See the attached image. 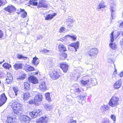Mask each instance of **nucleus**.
<instances>
[{"mask_svg": "<svg viewBox=\"0 0 123 123\" xmlns=\"http://www.w3.org/2000/svg\"><path fill=\"white\" fill-rule=\"evenodd\" d=\"M76 120H74L73 119H71L68 120V123H76Z\"/></svg>", "mask_w": 123, "mask_h": 123, "instance_id": "49530a36", "label": "nucleus"}, {"mask_svg": "<svg viewBox=\"0 0 123 123\" xmlns=\"http://www.w3.org/2000/svg\"><path fill=\"white\" fill-rule=\"evenodd\" d=\"M119 99L118 98L116 97L113 96L109 101V104L112 107L116 106L118 104V101Z\"/></svg>", "mask_w": 123, "mask_h": 123, "instance_id": "39448f33", "label": "nucleus"}, {"mask_svg": "<svg viewBox=\"0 0 123 123\" xmlns=\"http://www.w3.org/2000/svg\"><path fill=\"white\" fill-rule=\"evenodd\" d=\"M21 104L16 101H14L12 104L11 107L13 112L16 114L20 115L22 114L23 109Z\"/></svg>", "mask_w": 123, "mask_h": 123, "instance_id": "f257e3e1", "label": "nucleus"}, {"mask_svg": "<svg viewBox=\"0 0 123 123\" xmlns=\"http://www.w3.org/2000/svg\"><path fill=\"white\" fill-rule=\"evenodd\" d=\"M38 6L41 7L46 8L48 7V5L42 0H40L39 1Z\"/></svg>", "mask_w": 123, "mask_h": 123, "instance_id": "6ab92c4d", "label": "nucleus"}, {"mask_svg": "<svg viewBox=\"0 0 123 123\" xmlns=\"http://www.w3.org/2000/svg\"><path fill=\"white\" fill-rule=\"evenodd\" d=\"M7 76L6 79H13L12 76L9 73H7Z\"/></svg>", "mask_w": 123, "mask_h": 123, "instance_id": "ea45409f", "label": "nucleus"}, {"mask_svg": "<svg viewBox=\"0 0 123 123\" xmlns=\"http://www.w3.org/2000/svg\"><path fill=\"white\" fill-rule=\"evenodd\" d=\"M122 81L121 79L117 81L114 84V88L117 89L120 88L122 86Z\"/></svg>", "mask_w": 123, "mask_h": 123, "instance_id": "4468645a", "label": "nucleus"}, {"mask_svg": "<svg viewBox=\"0 0 123 123\" xmlns=\"http://www.w3.org/2000/svg\"><path fill=\"white\" fill-rule=\"evenodd\" d=\"M67 54L63 52L62 54L60 55V59L62 60H64L65 58L67 57Z\"/></svg>", "mask_w": 123, "mask_h": 123, "instance_id": "c756f323", "label": "nucleus"}, {"mask_svg": "<svg viewBox=\"0 0 123 123\" xmlns=\"http://www.w3.org/2000/svg\"><path fill=\"white\" fill-rule=\"evenodd\" d=\"M25 70L26 71H31L34 70V68L28 65H25Z\"/></svg>", "mask_w": 123, "mask_h": 123, "instance_id": "412c9836", "label": "nucleus"}, {"mask_svg": "<svg viewBox=\"0 0 123 123\" xmlns=\"http://www.w3.org/2000/svg\"><path fill=\"white\" fill-rule=\"evenodd\" d=\"M3 62H0V64H1Z\"/></svg>", "mask_w": 123, "mask_h": 123, "instance_id": "052dcab7", "label": "nucleus"}, {"mask_svg": "<svg viewBox=\"0 0 123 123\" xmlns=\"http://www.w3.org/2000/svg\"><path fill=\"white\" fill-rule=\"evenodd\" d=\"M24 86L25 89L28 90L29 89L30 86L29 83L27 82H25L24 83Z\"/></svg>", "mask_w": 123, "mask_h": 123, "instance_id": "2f4dec72", "label": "nucleus"}, {"mask_svg": "<svg viewBox=\"0 0 123 123\" xmlns=\"http://www.w3.org/2000/svg\"><path fill=\"white\" fill-rule=\"evenodd\" d=\"M45 96L46 97V99L49 101H51V99L50 97V94L48 92L45 94Z\"/></svg>", "mask_w": 123, "mask_h": 123, "instance_id": "72a5a7b5", "label": "nucleus"}, {"mask_svg": "<svg viewBox=\"0 0 123 123\" xmlns=\"http://www.w3.org/2000/svg\"><path fill=\"white\" fill-rule=\"evenodd\" d=\"M119 76L120 77H121L123 76V71L121 72V73L119 74Z\"/></svg>", "mask_w": 123, "mask_h": 123, "instance_id": "864d4df0", "label": "nucleus"}, {"mask_svg": "<svg viewBox=\"0 0 123 123\" xmlns=\"http://www.w3.org/2000/svg\"><path fill=\"white\" fill-rule=\"evenodd\" d=\"M120 44L121 45H123V38L120 41Z\"/></svg>", "mask_w": 123, "mask_h": 123, "instance_id": "5fc2aeb1", "label": "nucleus"}, {"mask_svg": "<svg viewBox=\"0 0 123 123\" xmlns=\"http://www.w3.org/2000/svg\"><path fill=\"white\" fill-rule=\"evenodd\" d=\"M41 110L39 109H36L32 112L29 113L30 116L32 118H35L39 116L40 114Z\"/></svg>", "mask_w": 123, "mask_h": 123, "instance_id": "0eeeda50", "label": "nucleus"}, {"mask_svg": "<svg viewBox=\"0 0 123 123\" xmlns=\"http://www.w3.org/2000/svg\"><path fill=\"white\" fill-rule=\"evenodd\" d=\"M43 97L41 94H38L35 96L34 100H32L29 101V103L31 104L35 103L36 105H39L40 104L41 101Z\"/></svg>", "mask_w": 123, "mask_h": 123, "instance_id": "7ed1b4c3", "label": "nucleus"}, {"mask_svg": "<svg viewBox=\"0 0 123 123\" xmlns=\"http://www.w3.org/2000/svg\"><path fill=\"white\" fill-rule=\"evenodd\" d=\"M37 0H31L30 1V3L31 5L37 6L38 4Z\"/></svg>", "mask_w": 123, "mask_h": 123, "instance_id": "7c9ffc66", "label": "nucleus"}, {"mask_svg": "<svg viewBox=\"0 0 123 123\" xmlns=\"http://www.w3.org/2000/svg\"><path fill=\"white\" fill-rule=\"evenodd\" d=\"M98 49L96 48L91 49H89L86 53L87 56H89L91 59L95 58L98 53Z\"/></svg>", "mask_w": 123, "mask_h": 123, "instance_id": "f03ea898", "label": "nucleus"}, {"mask_svg": "<svg viewBox=\"0 0 123 123\" xmlns=\"http://www.w3.org/2000/svg\"><path fill=\"white\" fill-rule=\"evenodd\" d=\"M60 66L63 72L66 73L68 67V64L66 62L62 63L60 64Z\"/></svg>", "mask_w": 123, "mask_h": 123, "instance_id": "f8f14e48", "label": "nucleus"}, {"mask_svg": "<svg viewBox=\"0 0 123 123\" xmlns=\"http://www.w3.org/2000/svg\"><path fill=\"white\" fill-rule=\"evenodd\" d=\"M35 74H38V73L37 72H35Z\"/></svg>", "mask_w": 123, "mask_h": 123, "instance_id": "e2e57ef3", "label": "nucleus"}, {"mask_svg": "<svg viewBox=\"0 0 123 123\" xmlns=\"http://www.w3.org/2000/svg\"><path fill=\"white\" fill-rule=\"evenodd\" d=\"M122 16L123 17V12L122 13Z\"/></svg>", "mask_w": 123, "mask_h": 123, "instance_id": "69168bd1", "label": "nucleus"}, {"mask_svg": "<svg viewBox=\"0 0 123 123\" xmlns=\"http://www.w3.org/2000/svg\"><path fill=\"white\" fill-rule=\"evenodd\" d=\"M52 107L51 106L49 105H46L45 107V109L47 111L49 110Z\"/></svg>", "mask_w": 123, "mask_h": 123, "instance_id": "c03bdc74", "label": "nucleus"}, {"mask_svg": "<svg viewBox=\"0 0 123 123\" xmlns=\"http://www.w3.org/2000/svg\"><path fill=\"white\" fill-rule=\"evenodd\" d=\"M17 57L19 59H23L25 60L27 58V57L24 56L20 54H18V55Z\"/></svg>", "mask_w": 123, "mask_h": 123, "instance_id": "e433bc0d", "label": "nucleus"}, {"mask_svg": "<svg viewBox=\"0 0 123 123\" xmlns=\"http://www.w3.org/2000/svg\"><path fill=\"white\" fill-rule=\"evenodd\" d=\"M19 10V11L17 12V13L18 14L20 13V12H24L22 13L21 15V17L23 18H25L27 15V12L24 11V10L23 9H21L20 8L19 10H18L17 11Z\"/></svg>", "mask_w": 123, "mask_h": 123, "instance_id": "a211bd4d", "label": "nucleus"}, {"mask_svg": "<svg viewBox=\"0 0 123 123\" xmlns=\"http://www.w3.org/2000/svg\"><path fill=\"white\" fill-rule=\"evenodd\" d=\"M109 108V106L108 105H104L101 106L100 109L102 111L104 112L105 111L108 110Z\"/></svg>", "mask_w": 123, "mask_h": 123, "instance_id": "b1692460", "label": "nucleus"}, {"mask_svg": "<svg viewBox=\"0 0 123 123\" xmlns=\"http://www.w3.org/2000/svg\"><path fill=\"white\" fill-rule=\"evenodd\" d=\"M38 59L36 57H35L33 58V61L32 62V63L36 66H37L39 64V62L37 60Z\"/></svg>", "mask_w": 123, "mask_h": 123, "instance_id": "c85d7f7f", "label": "nucleus"}, {"mask_svg": "<svg viewBox=\"0 0 123 123\" xmlns=\"http://www.w3.org/2000/svg\"><path fill=\"white\" fill-rule=\"evenodd\" d=\"M43 37V36L42 35H38L37 36V38L38 39H41Z\"/></svg>", "mask_w": 123, "mask_h": 123, "instance_id": "09e8293b", "label": "nucleus"}, {"mask_svg": "<svg viewBox=\"0 0 123 123\" xmlns=\"http://www.w3.org/2000/svg\"><path fill=\"white\" fill-rule=\"evenodd\" d=\"M48 117L44 116L37 119L36 121L37 123H46L48 121Z\"/></svg>", "mask_w": 123, "mask_h": 123, "instance_id": "6e6552de", "label": "nucleus"}, {"mask_svg": "<svg viewBox=\"0 0 123 123\" xmlns=\"http://www.w3.org/2000/svg\"><path fill=\"white\" fill-rule=\"evenodd\" d=\"M96 84H97V82H96Z\"/></svg>", "mask_w": 123, "mask_h": 123, "instance_id": "774afa93", "label": "nucleus"}, {"mask_svg": "<svg viewBox=\"0 0 123 123\" xmlns=\"http://www.w3.org/2000/svg\"><path fill=\"white\" fill-rule=\"evenodd\" d=\"M65 28L63 27H61L60 29L59 32L60 33H64L65 31Z\"/></svg>", "mask_w": 123, "mask_h": 123, "instance_id": "58836bf2", "label": "nucleus"}, {"mask_svg": "<svg viewBox=\"0 0 123 123\" xmlns=\"http://www.w3.org/2000/svg\"><path fill=\"white\" fill-rule=\"evenodd\" d=\"M2 62H4V60H3Z\"/></svg>", "mask_w": 123, "mask_h": 123, "instance_id": "338daca9", "label": "nucleus"}, {"mask_svg": "<svg viewBox=\"0 0 123 123\" xmlns=\"http://www.w3.org/2000/svg\"><path fill=\"white\" fill-rule=\"evenodd\" d=\"M3 35V32L1 31L0 30V38L2 37Z\"/></svg>", "mask_w": 123, "mask_h": 123, "instance_id": "3c124183", "label": "nucleus"}, {"mask_svg": "<svg viewBox=\"0 0 123 123\" xmlns=\"http://www.w3.org/2000/svg\"><path fill=\"white\" fill-rule=\"evenodd\" d=\"M121 34H122V35H123V31L122 32V33H121Z\"/></svg>", "mask_w": 123, "mask_h": 123, "instance_id": "0e129e2a", "label": "nucleus"}, {"mask_svg": "<svg viewBox=\"0 0 123 123\" xmlns=\"http://www.w3.org/2000/svg\"><path fill=\"white\" fill-rule=\"evenodd\" d=\"M66 98H67V101L69 103L71 104V105L74 104V102L73 101V100L71 98L72 96L71 95H69L68 96H67Z\"/></svg>", "mask_w": 123, "mask_h": 123, "instance_id": "bb28decb", "label": "nucleus"}, {"mask_svg": "<svg viewBox=\"0 0 123 123\" xmlns=\"http://www.w3.org/2000/svg\"><path fill=\"white\" fill-rule=\"evenodd\" d=\"M56 15V14L55 13H54L53 15L49 14L46 16L45 18V19L47 20L51 19L53 18L54 16H55Z\"/></svg>", "mask_w": 123, "mask_h": 123, "instance_id": "cd10ccee", "label": "nucleus"}, {"mask_svg": "<svg viewBox=\"0 0 123 123\" xmlns=\"http://www.w3.org/2000/svg\"><path fill=\"white\" fill-rule=\"evenodd\" d=\"M39 88L42 91H45L48 89L45 82H43L41 83L39 86Z\"/></svg>", "mask_w": 123, "mask_h": 123, "instance_id": "2eb2a0df", "label": "nucleus"}, {"mask_svg": "<svg viewBox=\"0 0 123 123\" xmlns=\"http://www.w3.org/2000/svg\"><path fill=\"white\" fill-rule=\"evenodd\" d=\"M3 3L1 1V0H0V6L2 5Z\"/></svg>", "mask_w": 123, "mask_h": 123, "instance_id": "13d9d810", "label": "nucleus"}, {"mask_svg": "<svg viewBox=\"0 0 123 123\" xmlns=\"http://www.w3.org/2000/svg\"><path fill=\"white\" fill-rule=\"evenodd\" d=\"M23 99L25 100H27L30 97V94L28 92H26L22 95Z\"/></svg>", "mask_w": 123, "mask_h": 123, "instance_id": "4be33fe9", "label": "nucleus"}, {"mask_svg": "<svg viewBox=\"0 0 123 123\" xmlns=\"http://www.w3.org/2000/svg\"><path fill=\"white\" fill-rule=\"evenodd\" d=\"M13 79H6V84H9L11 83Z\"/></svg>", "mask_w": 123, "mask_h": 123, "instance_id": "37998d69", "label": "nucleus"}, {"mask_svg": "<svg viewBox=\"0 0 123 123\" xmlns=\"http://www.w3.org/2000/svg\"><path fill=\"white\" fill-rule=\"evenodd\" d=\"M59 69H55L54 70L51 71L50 75L51 78L54 80L58 79L60 76L59 74Z\"/></svg>", "mask_w": 123, "mask_h": 123, "instance_id": "20e7f679", "label": "nucleus"}, {"mask_svg": "<svg viewBox=\"0 0 123 123\" xmlns=\"http://www.w3.org/2000/svg\"><path fill=\"white\" fill-rule=\"evenodd\" d=\"M74 21L73 19H69L67 21V25L68 26L72 27V24L74 23Z\"/></svg>", "mask_w": 123, "mask_h": 123, "instance_id": "a878e982", "label": "nucleus"}, {"mask_svg": "<svg viewBox=\"0 0 123 123\" xmlns=\"http://www.w3.org/2000/svg\"><path fill=\"white\" fill-rule=\"evenodd\" d=\"M117 70H115L114 71V73H115L116 72Z\"/></svg>", "mask_w": 123, "mask_h": 123, "instance_id": "680f3d73", "label": "nucleus"}, {"mask_svg": "<svg viewBox=\"0 0 123 123\" xmlns=\"http://www.w3.org/2000/svg\"><path fill=\"white\" fill-rule=\"evenodd\" d=\"M16 120L15 117H7L6 122L8 123H13Z\"/></svg>", "mask_w": 123, "mask_h": 123, "instance_id": "393cba45", "label": "nucleus"}, {"mask_svg": "<svg viewBox=\"0 0 123 123\" xmlns=\"http://www.w3.org/2000/svg\"><path fill=\"white\" fill-rule=\"evenodd\" d=\"M25 77H19V79L20 80H23L24 79Z\"/></svg>", "mask_w": 123, "mask_h": 123, "instance_id": "4d7b16f0", "label": "nucleus"}, {"mask_svg": "<svg viewBox=\"0 0 123 123\" xmlns=\"http://www.w3.org/2000/svg\"><path fill=\"white\" fill-rule=\"evenodd\" d=\"M113 32H112L111 34V42H112L110 43L109 44V46L113 50H116L117 48V45L114 43L112 42L114 40L113 37Z\"/></svg>", "mask_w": 123, "mask_h": 123, "instance_id": "423d86ee", "label": "nucleus"}, {"mask_svg": "<svg viewBox=\"0 0 123 123\" xmlns=\"http://www.w3.org/2000/svg\"><path fill=\"white\" fill-rule=\"evenodd\" d=\"M79 43L78 41H76L74 43H71L70 45L72 47H73L75 49V52L77 51V49H79Z\"/></svg>", "mask_w": 123, "mask_h": 123, "instance_id": "f3484780", "label": "nucleus"}, {"mask_svg": "<svg viewBox=\"0 0 123 123\" xmlns=\"http://www.w3.org/2000/svg\"><path fill=\"white\" fill-rule=\"evenodd\" d=\"M29 81L33 84H36L38 83V80L35 76L32 75L30 76L28 78Z\"/></svg>", "mask_w": 123, "mask_h": 123, "instance_id": "9b49d317", "label": "nucleus"}, {"mask_svg": "<svg viewBox=\"0 0 123 123\" xmlns=\"http://www.w3.org/2000/svg\"><path fill=\"white\" fill-rule=\"evenodd\" d=\"M76 98H79L80 99L81 101H82L86 99V98L85 96H83L81 95L78 96Z\"/></svg>", "mask_w": 123, "mask_h": 123, "instance_id": "4c0bfd02", "label": "nucleus"}, {"mask_svg": "<svg viewBox=\"0 0 123 123\" xmlns=\"http://www.w3.org/2000/svg\"><path fill=\"white\" fill-rule=\"evenodd\" d=\"M119 27L120 28H123V21H122V22L120 23Z\"/></svg>", "mask_w": 123, "mask_h": 123, "instance_id": "8fccbe9b", "label": "nucleus"}, {"mask_svg": "<svg viewBox=\"0 0 123 123\" xmlns=\"http://www.w3.org/2000/svg\"><path fill=\"white\" fill-rule=\"evenodd\" d=\"M22 121L26 123H29L30 121V118L28 116L24 115L22 116Z\"/></svg>", "mask_w": 123, "mask_h": 123, "instance_id": "dca6fc26", "label": "nucleus"}, {"mask_svg": "<svg viewBox=\"0 0 123 123\" xmlns=\"http://www.w3.org/2000/svg\"><path fill=\"white\" fill-rule=\"evenodd\" d=\"M13 89L14 91L15 95L16 96H17L18 92L19 91L17 87H13Z\"/></svg>", "mask_w": 123, "mask_h": 123, "instance_id": "f704fd0d", "label": "nucleus"}, {"mask_svg": "<svg viewBox=\"0 0 123 123\" xmlns=\"http://www.w3.org/2000/svg\"><path fill=\"white\" fill-rule=\"evenodd\" d=\"M111 20L114 19L116 18L115 14L116 13V10L115 6H111Z\"/></svg>", "mask_w": 123, "mask_h": 123, "instance_id": "ddd939ff", "label": "nucleus"}, {"mask_svg": "<svg viewBox=\"0 0 123 123\" xmlns=\"http://www.w3.org/2000/svg\"><path fill=\"white\" fill-rule=\"evenodd\" d=\"M105 7V6L103 4H101L98 5L97 9L98 11H99L100 9H101Z\"/></svg>", "mask_w": 123, "mask_h": 123, "instance_id": "c9c22d12", "label": "nucleus"}, {"mask_svg": "<svg viewBox=\"0 0 123 123\" xmlns=\"http://www.w3.org/2000/svg\"><path fill=\"white\" fill-rule=\"evenodd\" d=\"M75 91L76 92H80V90L79 88H76V89Z\"/></svg>", "mask_w": 123, "mask_h": 123, "instance_id": "603ef678", "label": "nucleus"}, {"mask_svg": "<svg viewBox=\"0 0 123 123\" xmlns=\"http://www.w3.org/2000/svg\"><path fill=\"white\" fill-rule=\"evenodd\" d=\"M13 67L16 70L21 69L22 67V64L21 63H15Z\"/></svg>", "mask_w": 123, "mask_h": 123, "instance_id": "5701e85b", "label": "nucleus"}, {"mask_svg": "<svg viewBox=\"0 0 123 123\" xmlns=\"http://www.w3.org/2000/svg\"><path fill=\"white\" fill-rule=\"evenodd\" d=\"M3 66L5 68L8 69H9L11 67L10 65L7 63H4L3 65Z\"/></svg>", "mask_w": 123, "mask_h": 123, "instance_id": "473e14b6", "label": "nucleus"}, {"mask_svg": "<svg viewBox=\"0 0 123 123\" xmlns=\"http://www.w3.org/2000/svg\"><path fill=\"white\" fill-rule=\"evenodd\" d=\"M49 50H48L46 49H45L42 50L41 51L42 53H48L49 52Z\"/></svg>", "mask_w": 123, "mask_h": 123, "instance_id": "de8ad7c7", "label": "nucleus"}, {"mask_svg": "<svg viewBox=\"0 0 123 123\" xmlns=\"http://www.w3.org/2000/svg\"><path fill=\"white\" fill-rule=\"evenodd\" d=\"M89 80H88L86 81L82 80V81H81V82L82 84H83L85 85L87 84L89 82Z\"/></svg>", "mask_w": 123, "mask_h": 123, "instance_id": "79ce46f5", "label": "nucleus"}, {"mask_svg": "<svg viewBox=\"0 0 123 123\" xmlns=\"http://www.w3.org/2000/svg\"><path fill=\"white\" fill-rule=\"evenodd\" d=\"M4 9L5 10L9 13L13 12L15 11L16 10V9L15 7L12 5L8 6L7 7L5 8Z\"/></svg>", "mask_w": 123, "mask_h": 123, "instance_id": "9d476101", "label": "nucleus"}, {"mask_svg": "<svg viewBox=\"0 0 123 123\" xmlns=\"http://www.w3.org/2000/svg\"><path fill=\"white\" fill-rule=\"evenodd\" d=\"M77 99L78 100V101L79 103H80V101H81L80 100V98H77Z\"/></svg>", "mask_w": 123, "mask_h": 123, "instance_id": "bf43d9fd", "label": "nucleus"}, {"mask_svg": "<svg viewBox=\"0 0 123 123\" xmlns=\"http://www.w3.org/2000/svg\"><path fill=\"white\" fill-rule=\"evenodd\" d=\"M111 118L115 122L116 121V117L114 115H112L111 116Z\"/></svg>", "mask_w": 123, "mask_h": 123, "instance_id": "a18cd8bd", "label": "nucleus"}, {"mask_svg": "<svg viewBox=\"0 0 123 123\" xmlns=\"http://www.w3.org/2000/svg\"><path fill=\"white\" fill-rule=\"evenodd\" d=\"M67 36L69 37L72 39L74 41H75L76 40L77 36L76 35L70 36L69 35H67Z\"/></svg>", "mask_w": 123, "mask_h": 123, "instance_id": "a19ab883", "label": "nucleus"}, {"mask_svg": "<svg viewBox=\"0 0 123 123\" xmlns=\"http://www.w3.org/2000/svg\"><path fill=\"white\" fill-rule=\"evenodd\" d=\"M7 100V98L5 93H2L0 97V106H2L4 104Z\"/></svg>", "mask_w": 123, "mask_h": 123, "instance_id": "1a4fd4ad", "label": "nucleus"}, {"mask_svg": "<svg viewBox=\"0 0 123 123\" xmlns=\"http://www.w3.org/2000/svg\"><path fill=\"white\" fill-rule=\"evenodd\" d=\"M103 123H110V122L108 120H106Z\"/></svg>", "mask_w": 123, "mask_h": 123, "instance_id": "6e6d98bb", "label": "nucleus"}, {"mask_svg": "<svg viewBox=\"0 0 123 123\" xmlns=\"http://www.w3.org/2000/svg\"><path fill=\"white\" fill-rule=\"evenodd\" d=\"M58 47L59 50L60 52L65 51L66 50L65 47L62 44H60L59 45Z\"/></svg>", "mask_w": 123, "mask_h": 123, "instance_id": "aec40b11", "label": "nucleus"}]
</instances>
